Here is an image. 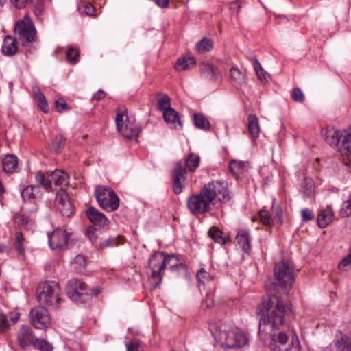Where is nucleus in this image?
Returning a JSON list of instances; mask_svg holds the SVG:
<instances>
[{"mask_svg":"<svg viewBox=\"0 0 351 351\" xmlns=\"http://www.w3.org/2000/svg\"><path fill=\"white\" fill-rule=\"evenodd\" d=\"M258 336L272 351H300L297 336L290 339L281 330L285 327V315L291 312L289 306L276 295H269L260 306Z\"/></svg>","mask_w":351,"mask_h":351,"instance_id":"nucleus-1","label":"nucleus"},{"mask_svg":"<svg viewBox=\"0 0 351 351\" xmlns=\"http://www.w3.org/2000/svg\"><path fill=\"white\" fill-rule=\"evenodd\" d=\"M274 289L287 294L295 281L294 271L287 261H282L274 269Z\"/></svg>","mask_w":351,"mask_h":351,"instance_id":"nucleus-5","label":"nucleus"},{"mask_svg":"<svg viewBox=\"0 0 351 351\" xmlns=\"http://www.w3.org/2000/svg\"><path fill=\"white\" fill-rule=\"evenodd\" d=\"M36 102L39 108L45 113H47L49 110V105L44 95H39L35 98Z\"/></svg>","mask_w":351,"mask_h":351,"instance_id":"nucleus-44","label":"nucleus"},{"mask_svg":"<svg viewBox=\"0 0 351 351\" xmlns=\"http://www.w3.org/2000/svg\"><path fill=\"white\" fill-rule=\"evenodd\" d=\"M229 168L234 176H239L245 171V165L243 162L231 160L229 165Z\"/></svg>","mask_w":351,"mask_h":351,"instance_id":"nucleus-38","label":"nucleus"},{"mask_svg":"<svg viewBox=\"0 0 351 351\" xmlns=\"http://www.w3.org/2000/svg\"><path fill=\"white\" fill-rule=\"evenodd\" d=\"M86 290V284L75 278L71 279L66 286L67 295L77 303H84L89 300L90 295Z\"/></svg>","mask_w":351,"mask_h":351,"instance_id":"nucleus-12","label":"nucleus"},{"mask_svg":"<svg viewBox=\"0 0 351 351\" xmlns=\"http://www.w3.org/2000/svg\"><path fill=\"white\" fill-rule=\"evenodd\" d=\"M333 212L330 206H328L320 214L317 215V225L319 228L326 227L332 220Z\"/></svg>","mask_w":351,"mask_h":351,"instance_id":"nucleus-25","label":"nucleus"},{"mask_svg":"<svg viewBox=\"0 0 351 351\" xmlns=\"http://www.w3.org/2000/svg\"><path fill=\"white\" fill-rule=\"evenodd\" d=\"M302 189L304 197H312L314 194V184L313 180L310 178H305L302 184Z\"/></svg>","mask_w":351,"mask_h":351,"instance_id":"nucleus-33","label":"nucleus"},{"mask_svg":"<svg viewBox=\"0 0 351 351\" xmlns=\"http://www.w3.org/2000/svg\"><path fill=\"white\" fill-rule=\"evenodd\" d=\"M47 235L49 246L51 250L66 249L69 239V234L65 230L57 228L51 233H48Z\"/></svg>","mask_w":351,"mask_h":351,"instance_id":"nucleus-14","label":"nucleus"},{"mask_svg":"<svg viewBox=\"0 0 351 351\" xmlns=\"http://www.w3.org/2000/svg\"><path fill=\"white\" fill-rule=\"evenodd\" d=\"M230 77L238 84H243L245 82L244 74L236 67H232L230 70Z\"/></svg>","mask_w":351,"mask_h":351,"instance_id":"nucleus-40","label":"nucleus"},{"mask_svg":"<svg viewBox=\"0 0 351 351\" xmlns=\"http://www.w3.org/2000/svg\"><path fill=\"white\" fill-rule=\"evenodd\" d=\"M208 234L215 243L222 245L226 243V239L223 236L222 231L215 226L210 228Z\"/></svg>","mask_w":351,"mask_h":351,"instance_id":"nucleus-30","label":"nucleus"},{"mask_svg":"<svg viewBox=\"0 0 351 351\" xmlns=\"http://www.w3.org/2000/svg\"><path fill=\"white\" fill-rule=\"evenodd\" d=\"M33 346L42 351H52L53 350L52 345L43 339H35Z\"/></svg>","mask_w":351,"mask_h":351,"instance_id":"nucleus-41","label":"nucleus"},{"mask_svg":"<svg viewBox=\"0 0 351 351\" xmlns=\"http://www.w3.org/2000/svg\"><path fill=\"white\" fill-rule=\"evenodd\" d=\"M301 216L303 221H311L315 217L313 212L307 208H304L301 210Z\"/></svg>","mask_w":351,"mask_h":351,"instance_id":"nucleus-52","label":"nucleus"},{"mask_svg":"<svg viewBox=\"0 0 351 351\" xmlns=\"http://www.w3.org/2000/svg\"><path fill=\"white\" fill-rule=\"evenodd\" d=\"M14 34L22 45L32 43L36 40V30L32 21L27 15L16 23Z\"/></svg>","mask_w":351,"mask_h":351,"instance_id":"nucleus-11","label":"nucleus"},{"mask_svg":"<svg viewBox=\"0 0 351 351\" xmlns=\"http://www.w3.org/2000/svg\"><path fill=\"white\" fill-rule=\"evenodd\" d=\"M200 157L198 154L191 153L185 159V165L183 167L180 163H177L173 171V189L176 194H180L182 191V180L186 179V169L193 172L199 167Z\"/></svg>","mask_w":351,"mask_h":351,"instance_id":"nucleus-7","label":"nucleus"},{"mask_svg":"<svg viewBox=\"0 0 351 351\" xmlns=\"http://www.w3.org/2000/svg\"><path fill=\"white\" fill-rule=\"evenodd\" d=\"M27 241L23 234L21 232H16L14 237V247L20 255H24L25 246Z\"/></svg>","mask_w":351,"mask_h":351,"instance_id":"nucleus-29","label":"nucleus"},{"mask_svg":"<svg viewBox=\"0 0 351 351\" xmlns=\"http://www.w3.org/2000/svg\"><path fill=\"white\" fill-rule=\"evenodd\" d=\"M101 291V288L99 287H95L91 290V295L97 296Z\"/></svg>","mask_w":351,"mask_h":351,"instance_id":"nucleus-64","label":"nucleus"},{"mask_svg":"<svg viewBox=\"0 0 351 351\" xmlns=\"http://www.w3.org/2000/svg\"><path fill=\"white\" fill-rule=\"evenodd\" d=\"M117 245V241L114 238H108L98 244V247L104 249L108 247H112Z\"/></svg>","mask_w":351,"mask_h":351,"instance_id":"nucleus-53","label":"nucleus"},{"mask_svg":"<svg viewBox=\"0 0 351 351\" xmlns=\"http://www.w3.org/2000/svg\"><path fill=\"white\" fill-rule=\"evenodd\" d=\"M1 50L6 56L14 55L18 51L16 38L12 36H6L3 40Z\"/></svg>","mask_w":351,"mask_h":351,"instance_id":"nucleus-21","label":"nucleus"},{"mask_svg":"<svg viewBox=\"0 0 351 351\" xmlns=\"http://www.w3.org/2000/svg\"><path fill=\"white\" fill-rule=\"evenodd\" d=\"M32 92H33V94L34 95V99L38 97V96L39 95H43L41 92H40V90L39 88V87L38 86H33L32 87Z\"/></svg>","mask_w":351,"mask_h":351,"instance_id":"nucleus-63","label":"nucleus"},{"mask_svg":"<svg viewBox=\"0 0 351 351\" xmlns=\"http://www.w3.org/2000/svg\"><path fill=\"white\" fill-rule=\"evenodd\" d=\"M351 128V126L343 130V132L334 128H326L322 130V134L324 136L326 141L330 146H337L341 140L342 147L347 151L343 145V140L346 134V132Z\"/></svg>","mask_w":351,"mask_h":351,"instance_id":"nucleus-15","label":"nucleus"},{"mask_svg":"<svg viewBox=\"0 0 351 351\" xmlns=\"http://www.w3.org/2000/svg\"><path fill=\"white\" fill-rule=\"evenodd\" d=\"M64 141L65 138L62 135L56 136L51 145L52 149L55 152L59 151L63 147Z\"/></svg>","mask_w":351,"mask_h":351,"instance_id":"nucleus-47","label":"nucleus"},{"mask_svg":"<svg viewBox=\"0 0 351 351\" xmlns=\"http://www.w3.org/2000/svg\"><path fill=\"white\" fill-rule=\"evenodd\" d=\"M247 129L252 138L256 139L258 137L260 134V128L258 119L256 115L250 114L248 117Z\"/></svg>","mask_w":351,"mask_h":351,"instance_id":"nucleus-27","label":"nucleus"},{"mask_svg":"<svg viewBox=\"0 0 351 351\" xmlns=\"http://www.w3.org/2000/svg\"><path fill=\"white\" fill-rule=\"evenodd\" d=\"M19 317L20 313L17 312L10 313L8 315L0 314V332L11 324L16 323Z\"/></svg>","mask_w":351,"mask_h":351,"instance_id":"nucleus-24","label":"nucleus"},{"mask_svg":"<svg viewBox=\"0 0 351 351\" xmlns=\"http://www.w3.org/2000/svg\"><path fill=\"white\" fill-rule=\"evenodd\" d=\"M154 2L159 7L167 8L169 4V0H153Z\"/></svg>","mask_w":351,"mask_h":351,"instance_id":"nucleus-61","label":"nucleus"},{"mask_svg":"<svg viewBox=\"0 0 351 351\" xmlns=\"http://www.w3.org/2000/svg\"><path fill=\"white\" fill-rule=\"evenodd\" d=\"M86 217L89 221L95 227L104 228L108 225V220L107 217L95 208L90 206L86 213Z\"/></svg>","mask_w":351,"mask_h":351,"instance_id":"nucleus-17","label":"nucleus"},{"mask_svg":"<svg viewBox=\"0 0 351 351\" xmlns=\"http://www.w3.org/2000/svg\"><path fill=\"white\" fill-rule=\"evenodd\" d=\"M210 330L217 341L229 348H243L248 343L246 335L230 323L219 321Z\"/></svg>","mask_w":351,"mask_h":351,"instance_id":"nucleus-4","label":"nucleus"},{"mask_svg":"<svg viewBox=\"0 0 351 351\" xmlns=\"http://www.w3.org/2000/svg\"><path fill=\"white\" fill-rule=\"evenodd\" d=\"M55 107H56V110L58 112H64V111L69 110V108L67 103L64 99H58L56 101Z\"/></svg>","mask_w":351,"mask_h":351,"instance_id":"nucleus-51","label":"nucleus"},{"mask_svg":"<svg viewBox=\"0 0 351 351\" xmlns=\"http://www.w3.org/2000/svg\"><path fill=\"white\" fill-rule=\"evenodd\" d=\"M231 199L228 184L222 180H215L206 184L199 193L188 198L187 207L193 215H201L209 212L211 205L217 200L226 203Z\"/></svg>","mask_w":351,"mask_h":351,"instance_id":"nucleus-2","label":"nucleus"},{"mask_svg":"<svg viewBox=\"0 0 351 351\" xmlns=\"http://www.w3.org/2000/svg\"><path fill=\"white\" fill-rule=\"evenodd\" d=\"M193 121L195 127L199 129L208 130L210 128L208 120L201 114H195L193 115Z\"/></svg>","mask_w":351,"mask_h":351,"instance_id":"nucleus-35","label":"nucleus"},{"mask_svg":"<svg viewBox=\"0 0 351 351\" xmlns=\"http://www.w3.org/2000/svg\"><path fill=\"white\" fill-rule=\"evenodd\" d=\"M340 215L343 217H348L351 215V195L347 200L344 201L340 210Z\"/></svg>","mask_w":351,"mask_h":351,"instance_id":"nucleus-42","label":"nucleus"},{"mask_svg":"<svg viewBox=\"0 0 351 351\" xmlns=\"http://www.w3.org/2000/svg\"><path fill=\"white\" fill-rule=\"evenodd\" d=\"M86 234L92 243L98 246V245L97 244V237L95 234V230L91 226L88 228Z\"/></svg>","mask_w":351,"mask_h":351,"instance_id":"nucleus-55","label":"nucleus"},{"mask_svg":"<svg viewBox=\"0 0 351 351\" xmlns=\"http://www.w3.org/2000/svg\"><path fill=\"white\" fill-rule=\"evenodd\" d=\"M106 96V93L102 90H99L93 97V99H101L104 98Z\"/></svg>","mask_w":351,"mask_h":351,"instance_id":"nucleus-62","label":"nucleus"},{"mask_svg":"<svg viewBox=\"0 0 351 351\" xmlns=\"http://www.w3.org/2000/svg\"><path fill=\"white\" fill-rule=\"evenodd\" d=\"M213 48V42L212 40L204 38L197 43L195 49L198 52L203 53L210 51Z\"/></svg>","mask_w":351,"mask_h":351,"instance_id":"nucleus-37","label":"nucleus"},{"mask_svg":"<svg viewBox=\"0 0 351 351\" xmlns=\"http://www.w3.org/2000/svg\"><path fill=\"white\" fill-rule=\"evenodd\" d=\"M18 158L14 154L6 155L2 161L3 171L7 173L16 172L19 161Z\"/></svg>","mask_w":351,"mask_h":351,"instance_id":"nucleus-20","label":"nucleus"},{"mask_svg":"<svg viewBox=\"0 0 351 351\" xmlns=\"http://www.w3.org/2000/svg\"><path fill=\"white\" fill-rule=\"evenodd\" d=\"M39 185L34 186V185H29L25 188L21 192V196L24 200H32L34 199L36 197V195L35 193V191L39 190Z\"/></svg>","mask_w":351,"mask_h":351,"instance_id":"nucleus-36","label":"nucleus"},{"mask_svg":"<svg viewBox=\"0 0 351 351\" xmlns=\"http://www.w3.org/2000/svg\"><path fill=\"white\" fill-rule=\"evenodd\" d=\"M79 56H80V52H79L78 49H77L75 48L69 49L66 53L67 60L73 64H75L77 63Z\"/></svg>","mask_w":351,"mask_h":351,"instance_id":"nucleus-45","label":"nucleus"},{"mask_svg":"<svg viewBox=\"0 0 351 351\" xmlns=\"http://www.w3.org/2000/svg\"><path fill=\"white\" fill-rule=\"evenodd\" d=\"M236 240L237 244L240 246L243 251L245 252H248L250 251L251 241L249 231L244 229L239 230L237 234Z\"/></svg>","mask_w":351,"mask_h":351,"instance_id":"nucleus-19","label":"nucleus"},{"mask_svg":"<svg viewBox=\"0 0 351 351\" xmlns=\"http://www.w3.org/2000/svg\"><path fill=\"white\" fill-rule=\"evenodd\" d=\"M12 3L17 8H22L25 5L27 0H10Z\"/></svg>","mask_w":351,"mask_h":351,"instance_id":"nucleus-60","label":"nucleus"},{"mask_svg":"<svg viewBox=\"0 0 351 351\" xmlns=\"http://www.w3.org/2000/svg\"><path fill=\"white\" fill-rule=\"evenodd\" d=\"M272 212L275 214L276 217L278 218L280 223L283 222L282 217V210L278 206H275L274 204L272 206Z\"/></svg>","mask_w":351,"mask_h":351,"instance_id":"nucleus-56","label":"nucleus"},{"mask_svg":"<svg viewBox=\"0 0 351 351\" xmlns=\"http://www.w3.org/2000/svg\"><path fill=\"white\" fill-rule=\"evenodd\" d=\"M96 199L100 207L108 212H113L119 206V198L110 187L97 186L95 191Z\"/></svg>","mask_w":351,"mask_h":351,"instance_id":"nucleus-10","label":"nucleus"},{"mask_svg":"<svg viewBox=\"0 0 351 351\" xmlns=\"http://www.w3.org/2000/svg\"><path fill=\"white\" fill-rule=\"evenodd\" d=\"M45 0H32L34 5V12L37 17H40L43 14L45 8Z\"/></svg>","mask_w":351,"mask_h":351,"instance_id":"nucleus-43","label":"nucleus"},{"mask_svg":"<svg viewBox=\"0 0 351 351\" xmlns=\"http://www.w3.org/2000/svg\"><path fill=\"white\" fill-rule=\"evenodd\" d=\"M115 121L118 131L124 138L132 139L138 136L141 128L128 121L127 110L124 106L118 108Z\"/></svg>","mask_w":351,"mask_h":351,"instance_id":"nucleus-9","label":"nucleus"},{"mask_svg":"<svg viewBox=\"0 0 351 351\" xmlns=\"http://www.w3.org/2000/svg\"><path fill=\"white\" fill-rule=\"evenodd\" d=\"M201 73L209 80H216L219 78L218 70L213 64L203 62L200 66Z\"/></svg>","mask_w":351,"mask_h":351,"instance_id":"nucleus-23","label":"nucleus"},{"mask_svg":"<svg viewBox=\"0 0 351 351\" xmlns=\"http://www.w3.org/2000/svg\"><path fill=\"white\" fill-rule=\"evenodd\" d=\"M127 351H143L141 343L136 340H131L126 343Z\"/></svg>","mask_w":351,"mask_h":351,"instance_id":"nucleus-46","label":"nucleus"},{"mask_svg":"<svg viewBox=\"0 0 351 351\" xmlns=\"http://www.w3.org/2000/svg\"><path fill=\"white\" fill-rule=\"evenodd\" d=\"M197 278L199 282L206 284L210 281L215 280V276L206 271L205 269L201 268L197 272Z\"/></svg>","mask_w":351,"mask_h":351,"instance_id":"nucleus-39","label":"nucleus"},{"mask_svg":"<svg viewBox=\"0 0 351 351\" xmlns=\"http://www.w3.org/2000/svg\"><path fill=\"white\" fill-rule=\"evenodd\" d=\"M61 289L55 281H46L37 288L38 300L40 304L58 309L62 301Z\"/></svg>","mask_w":351,"mask_h":351,"instance_id":"nucleus-6","label":"nucleus"},{"mask_svg":"<svg viewBox=\"0 0 351 351\" xmlns=\"http://www.w3.org/2000/svg\"><path fill=\"white\" fill-rule=\"evenodd\" d=\"M251 62L258 80L262 83H267L269 80V75L263 69L258 59L254 57L252 58Z\"/></svg>","mask_w":351,"mask_h":351,"instance_id":"nucleus-26","label":"nucleus"},{"mask_svg":"<svg viewBox=\"0 0 351 351\" xmlns=\"http://www.w3.org/2000/svg\"><path fill=\"white\" fill-rule=\"evenodd\" d=\"M348 266H351V249L350 253L340 261L338 268L340 270H345Z\"/></svg>","mask_w":351,"mask_h":351,"instance_id":"nucleus-49","label":"nucleus"},{"mask_svg":"<svg viewBox=\"0 0 351 351\" xmlns=\"http://www.w3.org/2000/svg\"><path fill=\"white\" fill-rule=\"evenodd\" d=\"M29 321L35 328L43 329L51 324V317L46 308L37 306L29 312Z\"/></svg>","mask_w":351,"mask_h":351,"instance_id":"nucleus-13","label":"nucleus"},{"mask_svg":"<svg viewBox=\"0 0 351 351\" xmlns=\"http://www.w3.org/2000/svg\"><path fill=\"white\" fill-rule=\"evenodd\" d=\"M195 61L193 58L184 57L179 58L176 63L174 68L178 71H185L194 66Z\"/></svg>","mask_w":351,"mask_h":351,"instance_id":"nucleus-28","label":"nucleus"},{"mask_svg":"<svg viewBox=\"0 0 351 351\" xmlns=\"http://www.w3.org/2000/svg\"><path fill=\"white\" fill-rule=\"evenodd\" d=\"M157 108L158 110L164 112L165 110H167V109L171 108V99L167 95H163L162 93H158L157 94Z\"/></svg>","mask_w":351,"mask_h":351,"instance_id":"nucleus-31","label":"nucleus"},{"mask_svg":"<svg viewBox=\"0 0 351 351\" xmlns=\"http://www.w3.org/2000/svg\"><path fill=\"white\" fill-rule=\"evenodd\" d=\"M69 178L68 173L62 169H56L45 173L40 171L35 174V180L38 184L48 192L53 190V184L57 186H66L69 183Z\"/></svg>","mask_w":351,"mask_h":351,"instance_id":"nucleus-8","label":"nucleus"},{"mask_svg":"<svg viewBox=\"0 0 351 351\" xmlns=\"http://www.w3.org/2000/svg\"><path fill=\"white\" fill-rule=\"evenodd\" d=\"M35 338L33 336L32 329L26 326H23L18 332V343L22 348H26L29 345H33Z\"/></svg>","mask_w":351,"mask_h":351,"instance_id":"nucleus-18","label":"nucleus"},{"mask_svg":"<svg viewBox=\"0 0 351 351\" xmlns=\"http://www.w3.org/2000/svg\"><path fill=\"white\" fill-rule=\"evenodd\" d=\"M343 145L347 149V152L351 156V128L346 132V134L343 140Z\"/></svg>","mask_w":351,"mask_h":351,"instance_id":"nucleus-54","label":"nucleus"},{"mask_svg":"<svg viewBox=\"0 0 351 351\" xmlns=\"http://www.w3.org/2000/svg\"><path fill=\"white\" fill-rule=\"evenodd\" d=\"M259 216L261 221L263 224L269 226H271L273 225V220L267 211L263 210H261Z\"/></svg>","mask_w":351,"mask_h":351,"instance_id":"nucleus-48","label":"nucleus"},{"mask_svg":"<svg viewBox=\"0 0 351 351\" xmlns=\"http://www.w3.org/2000/svg\"><path fill=\"white\" fill-rule=\"evenodd\" d=\"M292 98L296 102L301 103L304 100V95L299 88H294L292 93Z\"/></svg>","mask_w":351,"mask_h":351,"instance_id":"nucleus-50","label":"nucleus"},{"mask_svg":"<svg viewBox=\"0 0 351 351\" xmlns=\"http://www.w3.org/2000/svg\"><path fill=\"white\" fill-rule=\"evenodd\" d=\"M56 204L62 215L69 216L73 213V205L65 190L60 189L58 191Z\"/></svg>","mask_w":351,"mask_h":351,"instance_id":"nucleus-16","label":"nucleus"},{"mask_svg":"<svg viewBox=\"0 0 351 351\" xmlns=\"http://www.w3.org/2000/svg\"><path fill=\"white\" fill-rule=\"evenodd\" d=\"M78 10L80 13H84L87 16H93L95 15V8L94 5L88 1H80L78 4Z\"/></svg>","mask_w":351,"mask_h":351,"instance_id":"nucleus-32","label":"nucleus"},{"mask_svg":"<svg viewBox=\"0 0 351 351\" xmlns=\"http://www.w3.org/2000/svg\"><path fill=\"white\" fill-rule=\"evenodd\" d=\"M338 351H351V335H343L335 343Z\"/></svg>","mask_w":351,"mask_h":351,"instance_id":"nucleus-34","label":"nucleus"},{"mask_svg":"<svg viewBox=\"0 0 351 351\" xmlns=\"http://www.w3.org/2000/svg\"><path fill=\"white\" fill-rule=\"evenodd\" d=\"M241 8V4L239 1H235L230 3V9L232 11H236L237 12H239Z\"/></svg>","mask_w":351,"mask_h":351,"instance_id":"nucleus-58","label":"nucleus"},{"mask_svg":"<svg viewBox=\"0 0 351 351\" xmlns=\"http://www.w3.org/2000/svg\"><path fill=\"white\" fill-rule=\"evenodd\" d=\"M166 267L178 275L188 276L187 266L180 262L179 255L156 251L149 256L146 266V273L153 289H156L161 284Z\"/></svg>","mask_w":351,"mask_h":351,"instance_id":"nucleus-3","label":"nucleus"},{"mask_svg":"<svg viewBox=\"0 0 351 351\" xmlns=\"http://www.w3.org/2000/svg\"><path fill=\"white\" fill-rule=\"evenodd\" d=\"M29 222V219L28 217H27L25 215H21L18 218V223L25 227L27 226Z\"/></svg>","mask_w":351,"mask_h":351,"instance_id":"nucleus-59","label":"nucleus"},{"mask_svg":"<svg viewBox=\"0 0 351 351\" xmlns=\"http://www.w3.org/2000/svg\"><path fill=\"white\" fill-rule=\"evenodd\" d=\"M163 117L165 121L169 124H171L174 128H182L179 113L173 108H171L165 110Z\"/></svg>","mask_w":351,"mask_h":351,"instance_id":"nucleus-22","label":"nucleus"},{"mask_svg":"<svg viewBox=\"0 0 351 351\" xmlns=\"http://www.w3.org/2000/svg\"><path fill=\"white\" fill-rule=\"evenodd\" d=\"M74 263L77 264L80 267H84L86 265V258L82 255H77L75 257Z\"/></svg>","mask_w":351,"mask_h":351,"instance_id":"nucleus-57","label":"nucleus"}]
</instances>
